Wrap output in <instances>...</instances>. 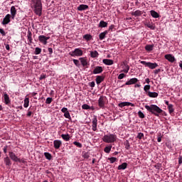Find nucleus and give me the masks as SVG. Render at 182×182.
Instances as JSON below:
<instances>
[{
	"mask_svg": "<svg viewBox=\"0 0 182 182\" xmlns=\"http://www.w3.org/2000/svg\"><path fill=\"white\" fill-rule=\"evenodd\" d=\"M4 160L6 166H11L12 163L11 162V159H9L8 156L5 157Z\"/></svg>",
	"mask_w": 182,
	"mask_h": 182,
	"instance_id": "473e14b6",
	"label": "nucleus"
},
{
	"mask_svg": "<svg viewBox=\"0 0 182 182\" xmlns=\"http://www.w3.org/2000/svg\"><path fill=\"white\" fill-rule=\"evenodd\" d=\"M130 147V143L129 142V141H126V149L127 150H129Z\"/></svg>",
	"mask_w": 182,
	"mask_h": 182,
	"instance_id": "4d7b16f0",
	"label": "nucleus"
},
{
	"mask_svg": "<svg viewBox=\"0 0 182 182\" xmlns=\"http://www.w3.org/2000/svg\"><path fill=\"white\" fill-rule=\"evenodd\" d=\"M154 48V45H146L145 46V50L147 51V52H151V50H153V49Z\"/></svg>",
	"mask_w": 182,
	"mask_h": 182,
	"instance_id": "2f4dec72",
	"label": "nucleus"
},
{
	"mask_svg": "<svg viewBox=\"0 0 182 182\" xmlns=\"http://www.w3.org/2000/svg\"><path fill=\"white\" fill-rule=\"evenodd\" d=\"M31 6L33 10L34 14L38 16H42V0H31Z\"/></svg>",
	"mask_w": 182,
	"mask_h": 182,
	"instance_id": "f257e3e1",
	"label": "nucleus"
},
{
	"mask_svg": "<svg viewBox=\"0 0 182 182\" xmlns=\"http://www.w3.org/2000/svg\"><path fill=\"white\" fill-rule=\"evenodd\" d=\"M151 87V86L150 85H144V92H146V93H149V90H150V88Z\"/></svg>",
	"mask_w": 182,
	"mask_h": 182,
	"instance_id": "37998d69",
	"label": "nucleus"
},
{
	"mask_svg": "<svg viewBox=\"0 0 182 182\" xmlns=\"http://www.w3.org/2000/svg\"><path fill=\"white\" fill-rule=\"evenodd\" d=\"M50 37H46L43 35L38 36V41L41 43H43V45H47L48 41H49Z\"/></svg>",
	"mask_w": 182,
	"mask_h": 182,
	"instance_id": "0eeeda50",
	"label": "nucleus"
},
{
	"mask_svg": "<svg viewBox=\"0 0 182 182\" xmlns=\"http://www.w3.org/2000/svg\"><path fill=\"white\" fill-rule=\"evenodd\" d=\"M107 160L111 163V164H113V163H116L117 161V158L116 157H110L108 158Z\"/></svg>",
	"mask_w": 182,
	"mask_h": 182,
	"instance_id": "ea45409f",
	"label": "nucleus"
},
{
	"mask_svg": "<svg viewBox=\"0 0 182 182\" xmlns=\"http://www.w3.org/2000/svg\"><path fill=\"white\" fill-rule=\"evenodd\" d=\"M138 116L140 119H144V117H146L141 111L138 112Z\"/></svg>",
	"mask_w": 182,
	"mask_h": 182,
	"instance_id": "49530a36",
	"label": "nucleus"
},
{
	"mask_svg": "<svg viewBox=\"0 0 182 182\" xmlns=\"http://www.w3.org/2000/svg\"><path fill=\"white\" fill-rule=\"evenodd\" d=\"M160 72H161V70H160V69L154 70V75H158V73H160Z\"/></svg>",
	"mask_w": 182,
	"mask_h": 182,
	"instance_id": "bf43d9fd",
	"label": "nucleus"
},
{
	"mask_svg": "<svg viewBox=\"0 0 182 182\" xmlns=\"http://www.w3.org/2000/svg\"><path fill=\"white\" fill-rule=\"evenodd\" d=\"M119 107H124L125 106H132V107H134V104L129 102H123L118 105Z\"/></svg>",
	"mask_w": 182,
	"mask_h": 182,
	"instance_id": "f3484780",
	"label": "nucleus"
},
{
	"mask_svg": "<svg viewBox=\"0 0 182 182\" xmlns=\"http://www.w3.org/2000/svg\"><path fill=\"white\" fill-rule=\"evenodd\" d=\"M70 56L75 58L76 56H83V50H82L80 48H75L74 50L69 53Z\"/></svg>",
	"mask_w": 182,
	"mask_h": 182,
	"instance_id": "20e7f679",
	"label": "nucleus"
},
{
	"mask_svg": "<svg viewBox=\"0 0 182 182\" xmlns=\"http://www.w3.org/2000/svg\"><path fill=\"white\" fill-rule=\"evenodd\" d=\"M62 113H64V117L65 119H68L69 120H72V117H70V113H69V111L68 110V108L63 107L61 109Z\"/></svg>",
	"mask_w": 182,
	"mask_h": 182,
	"instance_id": "1a4fd4ad",
	"label": "nucleus"
},
{
	"mask_svg": "<svg viewBox=\"0 0 182 182\" xmlns=\"http://www.w3.org/2000/svg\"><path fill=\"white\" fill-rule=\"evenodd\" d=\"M10 12L12 19H15V16H16V8H15V6L11 7Z\"/></svg>",
	"mask_w": 182,
	"mask_h": 182,
	"instance_id": "a211bd4d",
	"label": "nucleus"
},
{
	"mask_svg": "<svg viewBox=\"0 0 182 182\" xmlns=\"http://www.w3.org/2000/svg\"><path fill=\"white\" fill-rule=\"evenodd\" d=\"M83 39L89 42V41H92V36L90 34H85L83 36Z\"/></svg>",
	"mask_w": 182,
	"mask_h": 182,
	"instance_id": "72a5a7b5",
	"label": "nucleus"
},
{
	"mask_svg": "<svg viewBox=\"0 0 182 182\" xmlns=\"http://www.w3.org/2000/svg\"><path fill=\"white\" fill-rule=\"evenodd\" d=\"M139 82V80L137 78H131L129 80H128L125 85L127 86H129L130 85H136V82Z\"/></svg>",
	"mask_w": 182,
	"mask_h": 182,
	"instance_id": "dca6fc26",
	"label": "nucleus"
},
{
	"mask_svg": "<svg viewBox=\"0 0 182 182\" xmlns=\"http://www.w3.org/2000/svg\"><path fill=\"white\" fill-rule=\"evenodd\" d=\"M27 38H28L29 43H32V41H33L32 32H31V31H29V30L28 31V33H27Z\"/></svg>",
	"mask_w": 182,
	"mask_h": 182,
	"instance_id": "c756f323",
	"label": "nucleus"
},
{
	"mask_svg": "<svg viewBox=\"0 0 182 182\" xmlns=\"http://www.w3.org/2000/svg\"><path fill=\"white\" fill-rule=\"evenodd\" d=\"M74 146H76V147H78L79 149H82V145L80 144V142L78 141H74L73 142Z\"/></svg>",
	"mask_w": 182,
	"mask_h": 182,
	"instance_id": "c03bdc74",
	"label": "nucleus"
},
{
	"mask_svg": "<svg viewBox=\"0 0 182 182\" xmlns=\"http://www.w3.org/2000/svg\"><path fill=\"white\" fill-rule=\"evenodd\" d=\"M86 9H89V6L86 4H80L77 7V11H86Z\"/></svg>",
	"mask_w": 182,
	"mask_h": 182,
	"instance_id": "393cba45",
	"label": "nucleus"
},
{
	"mask_svg": "<svg viewBox=\"0 0 182 182\" xmlns=\"http://www.w3.org/2000/svg\"><path fill=\"white\" fill-rule=\"evenodd\" d=\"M103 80H105V76L97 75L96 77L95 82H96L97 85H100V83H102V82H103Z\"/></svg>",
	"mask_w": 182,
	"mask_h": 182,
	"instance_id": "4be33fe9",
	"label": "nucleus"
},
{
	"mask_svg": "<svg viewBox=\"0 0 182 182\" xmlns=\"http://www.w3.org/2000/svg\"><path fill=\"white\" fill-rule=\"evenodd\" d=\"M147 96H149V97H153V98H156L159 96V93L156 92H150L149 91L147 92Z\"/></svg>",
	"mask_w": 182,
	"mask_h": 182,
	"instance_id": "a878e982",
	"label": "nucleus"
},
{
	"mask_svg": "<svg viewBox=\"0 0 182 182\" xmlns=\"http://www.w3.org/2000/svg\"><path fill=\"white\" fill-rule=\"evenodd\" d=\"M79 60L80 61V63L83 68L87 66V58L86 57L80 58Z\"/></svg>",
	"mask_w": 182,
	"mask_h": 182,
	"instance_id": "6ab92c4d",
	"label": "nucleus"
},
{
	"mask_svg": "<svg viewBox=\"0 0 182 182\" xmlns=\"http://www.w3.org/2000/svg\"><path fill=\"white\" fill-rule=\"evenodd\" d=\"M131 15H132L133 16H141V15H143V11L140 10H136L135 11H132L131 13Z\"/></svg>",
	"mask_w": 182,
	"mask_h": 182,
	"instance_id": "b1692460",
	"label": "nucleus"
},
{
	"mask_svg": "<svg viewBox=\"0 0 182 182\" xmlns=\"http://www.w3.org/2000/svg\"><path fill=\"white\" fill-rule=\"evenodd\" d=\"M124 77H126V75L124 73H121L118 75V79L122 80Z\"/></svg>",
	"mask_w": 182,
	"mask_h": 182,
	"instance_id": "3c124183",
	"label": "nucleus"
},
{
	"mask_svg": "<svg viewBox=\"0 0 182 182\" xmlns=\"http://www.w3.org/2000/svg\"><path fill=\"white\" fill-rule=\"evenodd\" d=\"M103 72V68L102 66H97L92 71L94 75H99V73H102Z\"/></svg>",
	"mask_w": 182,
	"mask_h": 182,
	"instance_id": "2eb2a0df",
	"label": "nucleus"
},
{
	"mask_svg": "<svg viewBox=\"0 0 182 182\" xmlns=\"http://www.w3.org/2000/svg\"><path fill=\"white\" fill-rule=\"evenodd\" d=\"M140 63L141 65H144L145 68H149V69H156V68L159 67V64L156 63H150V62H146V61H140Z\"/></svg>",
	"mask_w": 182,
	"mask_h": 182,
	"instance_id": "39448f33",
	"label": "nucleus"
},
{
	"mask_svg": "<svg viewBox=\"0 0 182 182\" xmlns=\"http://www.w3.org/2000/svg\"><path fill=\"white\" fill-rule=\"evenodd\" d=\"M114 29V24H112L109 27V31H113Z\"/></svg>",
	"mask_w": 182,
	"mask_h": 182,
	"instance_id": "0e129e2a",
	"label": "nucleus"
},
{
	"mask_svg": "<svg viewBox=\"0 0 182 182\" xmlns=\"http://www.w3.org/2000/svg\"><path fill=\"white\" fill-rule=\"evenodd\" d=\"M89 86H90V87H95V82L92 81V82H90V83H89Z\"/></svg>",
	"mask_w": 182,
	"mask_h": 182,
	"instance_id": "13d9d810",
	"label": "nucleus"
},
{
	"mask_svg": "<svg viewBox=\"0 0 182 182\" xmlns=\"http://www.w3.org/2000/svg\"><path fill=\"white\" fill-rule=\"evenodd\" d=\"M82 157H84V159H89V157H90V155L89 154V153L85 152L83 155Z\"/></svg>",
	"mask_w": 182,
	"mask_h": 182,
	"instance_id": "864d4df0",
	"label": "nucleus"
},
{
	"mask_svg": "<svg viewBox=\"0 0 182 182\" xmlns=\"http://www.w3.org/2000/svg\"><path fill=\"white\" fill-rule=\"evenodd\" d=\"M4 153L6 154L8 153V146L4 147Z\"/></svg>",
	"mask_w": 182,
	"mask_h": 182,
	"instance_id": "052dcab7",
	"label": "nucleus"
},
{
	"mask_svg": "<svg viewBox=\"0 0 182 182\" xmlns=\"http://www.w3.org/2000/svg\"><path fill=\"white\" fill-rule=\"evenodd\" d=\"M112 145L105 146L104 149L105 153H107V154L110 153V151H112Z\"/></svg>",
	"mask_w": 182,
	"mask_h": 182,
	"instance_id": "e433bc0d",
	"label": "nucleus"
},
{
	"mask_svg": "<svg viewBox=\"0 0 182 182\" xmlns=\"http://www.w3.org/2000/svg\"><path fill=\"white\" fill-rule=\"evenodd\" d=\"M107 98L105 96H100L98 100V106L100 109H105V105H106Z\"/></svg>",
	"mask_w": 182,
	"mask_h": 182,
	"instance_id": "423d86ee",
	"label": "nucleus"
},
{
	"mask_svg": "<svg viewBox=\"0 0 182 182\" xmlns=\"http://www.w3.org/2000/svg\"><path fill=\"white\" fill-rule=\"evenodd\" d=\"M91 58H97L99 56V53L97 50L91 51L90 52Z\"/></svg>",
	"mask_w": 182,
	"mask_h": 182,
	"instance_id": "4c0bfd02",
	"label": "nucleus"
},
{
	"mask_svg": "<svg viewBox=\"0 0 182 182\" xmlns=\"http://www.w3.org/2000/svg\"><path fill=\"white\" fill-rule=\"evenodd\" d=\"M107 22L105 21H101L99 23V28H107Z\"/></svg>",
	"mask_w": 182,
	"mask_h": 182,
	"instance_id": "c9c22d12",
	"label": "nucleus"
},
{
	"mask_svg": "<svg viewBox=\"0 0 182 182\" xmlns=\"http://www.w3.org/2000/svg\"><path fill=\"white\" fill-rule=\"evenodd\" d=\"M4 99L5 105H6L7 106L11 105V99L9 98V95H8V94L5 93L4 95Z\"/></svg>",
	"mask_w": 182,
	"mask_h": 182,
	"instance_id": "412c9836",
	"label": "nucleus"
},
{
	"mask_svg": "<svg viewBox=\"0 0 182 182\" xmlns=\"http://www.w3.org/2000/svg\"><path fill=\"white\" fill-rule=\"evenodd\" d=\"M23 106H24V107H28V106H29V99L28 98V97H26L25 99H24V104H23Z\"/></svg>",
	"mask_w": 182,
	"mask_h": 182,
	"instance_id": "a19ab883",
	"label": "nucleus"
},
{
	"mask_svg": "<svg viewBox=\"0 0 182 182\" xmlns=\"http://www.w3.org/2000/svg\"><path fill=\"white\" fill-rule=\"evenodd\" d=\"M157 141L158 143H160L161 141V136H158Z\"/></svg>",
	"mask_w": 182,
	"mask_h": 182,
	"instance_id": "338daca9",
	"label": "nucleus"
},
{
	"mask_svg": "<svg viewBox=\"0 0 182 182\" xmlns=\"http://www.w3.org/2000/svg\"><path fill=\"white\" fill-rule=\"evenodd\" d=\"M134 87H135V88H136V87H141V85H140V84H136V83H135Z\"/></svg>",
	"mask_w": 182,
	"mask_h": 182,
	"instance_id": "774afa93",
	"label": "nucleus"
},
{
	"mask_svg": "<svg viewBox=\"0 0 182 182\" xmlns=\"http://www.w3.org/2000/svg\"><path fill=\"white\" fill-rule=\"evenodd\" d=\"M178 164L179 166H181V164H182V156H179L178 157Z\"/></svg>",
	"mask_w": 182,
	"mask_h": 182,
	"instance_id": "e2e57ef3",
	"label": "nucleus"
},
{
	"mask_svg": "<svg viewBox=\"0 0 182 182\" xmlns=\"http://www.w3.org/2000/svg\"><path fill=\"white\" fill-rule=\"evenodd\" d=\"M109 33V31H105L104 32L100 33L99 38H100V41H103V39H105V38H106V35Z\"/></svg>",
	"mask_w": 182,
	"mask_h": 182,
	"instance_id": "bb28decb",
	"label": "nucleus"
},
{
	"mask_svg": "<svg viewBox=\"0 0 182 182\" xmlns=\"http://www.w3.org/2000/svg\"><path fill=\"white\" fill-rule=\"evenodd\" d=\"M42 52V49L39 47H36L35 48V51H34V53L35 55H40V53Z\"/></svg>",
	"mask_w": 182,
	"mask_h": 182,
	"instance_id": "79ce46f5",
	"label": "nucleus"
},
{
	"mask_svg": "<svg viewBox=\"0 0 182 182\" xmlns=\"http://www.w3.org/2000/svg\"><path fill=\"white\" fill-rule=\"evenodd\" d=\"M44 156L47 160H52V154L48 152H45Z\"/></svg>",
	"mask_w": 182,
	"mask_h": 182,
	"instance_id": "58836bf2",
	"label": "nucleus"
},
{
	"mask_svg": "<svg viewBox=\"0 0 182 182\" xmlns=\"http://www.w3.org/2000/svg\"><path fill=\"white\" fill-rule=\"evenodd\" d=\"M61 137L63 140H65V141H69L70 140V135H69L68 134H63L61 135Z\"/></svg>",
	"mask_w": 182,
	"mask_h": 182,
	"instance_id": "cd10ccee",
	"label": "nucleus"
},
{
	"mask_svg": "<svg viewBox=\"0 0 182 182\" xmlns=\"http://www.w3.org/2000/svg\"><path fill=\"white\" fill-rule=\"evenodd\" d=\"M123 64L125 66V69L122 70V72H124V73H129V70H130V66H129V65L126 64L124 62Z\"/></svg>",
	"mask_w": 182,
	"mask_h": 182,
	"instance_id": "f704fd0d",
	"label": "nucleus"
},
{
	"mask_svg": "<svg viewBox=\"0 0 182 182\" xmlns=\"http://www.w3.org/2000/svg\"><path fill=\"white\" fill-rule=\"evenodd\" d=\"M165 59L168 60V62H171V63H174L176 62V58L171 54H166L164 55Z\"/></svg>",
	"mask_w": 182,
	"mask_h": 182,
	"instance_id": "9b49d317",
	"label": "nucleus"
},
{
	"mask_svg": "<svg viewBox=\"0 0 182 182\" xmlns=\"http://www.w3.org/2000/svg\"><path fill=\"white\" fill-rule=\"evenodd\" d=\"M61 146H62V141L58 140V139L53 141V147L54 149H55V150H59Z\"/></svg>",
	"mask_w": 182,
	"mask_h": 182,
	"instance_id": "f8f14e48",
	"label": "nucleus"
},
{
	"mask_svg": "<svg viewBox=\"0 0 182 182\" xmlns=\"http://www.w3.org/2000/svg\"><path fill=\"white\" fill-rule=\"evenodd\" d=\"M150 14H151V16H152V18H159L160 17V15L159 14V13H157L154 10H151L150 11Z\"/></svg>",
	"mask_w": 182,
	"mask_h": 182,
	"instance_id": "c85d7f7f",
	"label": "nucleus"
},
{
	"mask_svg": "<svg viewBox=\"0 0 182 182\" xmlns=\"http://www.w3.org/2000/svg\"><path fill=\"white\" fill-rule=\"evenodd\" d=\"M9 155L10 159L13 161H15L16 163L18 162V160H19L18 158V156H16V154H15V153H14V151H9Z\"/></svg>",
	"mask_w": 182,
	"mask_h": 182,
	"instance_id": "4468645a",
	"label": "nucleus"
},
{
	"mask_svg": "<svg viewBox=\"0 0 182 182\" xmlns=\"http://www.w3.org/2000/svg\"><path fill=\"white\" fill-rule=\"evenodd\" d=\"M52 97H48L46 100V105H50V103H52Z\"/></svg>",
	"mask_w": 182,
	"mask_h": 182,
	"instance_id": "8fccbe9b",
	"label": "nucleus"
},
{
	"mask_svg": "<svg viewBox=\"0 0 182 182\" xmlns=\"http://www.w3.org/2000/svg\"><path fill=\"white\" fill-rule=\"evenodd\" d=\"M73 61L74 63V65H75V66H77V68H79V66H80V63H79V60L73 59Z\"/></svg>",
	"mask_w": 182,
	"mask_h": 182,
	"instance_id": "de8ad7c7",
	"label": "nucleus"
},
{
	"mask_svg": "<svg viewBox=\"0 0 182 182\" xmlns=\"http://www.w3.org/2000/svg\"><path fill=\"white\" fill-rule=\"evenodd\" d=\"M144 107L148 112H149V113H151L157 117H159L161 113H163V109L159 108V106L156 105H145Z\"/></svg>",
	"mask_w": 182,
	"mask_h": 182,
	"instance_id": "f03ea898",
	"label": "nucleus"
},
{
	"mask_svg": "<svg viewBox=\"0 0 182 182\" xmlns=\"http://www.w3.org/2000/svg\"><path fill=\"white\" fill-rule=\"evenodd\" d=\"M92 130L93 132L97 131V117L96 116H94V118L92 121Z\"/></svg>",
	"mask_w": 182,
	"mask_h": 182,
	"instance_id": "6e6552de",
	"label": "nucleus"
},
{
	"mask_svg": "<svg viewBox=\"0 0 182 182\" xmlns=\"http://www.w3.org/2000/svg\"><path fill=\"white\" fill-rule=\"evenodd\" d=\"M127 168V163H122L121 165L118 166V170H126Z\"/></svg>",
	"mask_w": 182,
	"mask_h": 182,
	"instance_id": "7c9ffc66",
	"label": "nucleus"
},
{
	"mask_svg": "<svg viewBox=\"0 0 182 182\" xmlns=\"http://www.w3.org/2000/svg\"><path fill=\"white\" fill-rule=\"evenodd\" d=\"M32 114H33V112H32V111L28 109V112H27V117H31V116H32Z\"/></svg>",
	"mask_w": 182,
	"mask_h": 182,
	"instance_id": "6e6d98bb",
	"label": "nucleus"
},
{
	"mask_svg": "<svg viewBox=\"0 0 182 182\" xmlns=\"http://www.w3.org/2000/svg\"><path fill=\"white\" fill-rule=\"evenodd\" d=\"M137 139H139V140H141L143 139V137H144V134L139 132L137 135Z\"/></svg>",
	"mask_w": 182,
	"mask_h": 182,
	"instance_id": "09e8293b",
	"label": "nucleus"
},
{
	"mask_svg": "<svg viewBox=\"0 0 182 182\" xmlns=\"http://www.w3.org/2000/svg\"><path fill=\"white\" fill-rule=\"evenodd\" d=\"M43 79H46V75L41 74L40 77H39V80H43Z\"/></svg>",
	"mask_w": 182,
	"mask_h": 182,
	"instance_id": "5fc2aeb1",
	"label": "nucleus"
},
{
	"mask_svg": "<svg viewBox=\"0 0 182 182\" xmlns=\"http://www.w3.org/2000/svg\"><path fill=\"white\" fill-rule=\"evenodd\" d=\"M82 109H83L84 110H89L90 109H91V107L88 105L84 104L82 105Z\"/></svg>",
	"mask_w": 182,
	"mask_h": 182,
	"instance_id": "a18cd8bd",
	"label": "nucleus"
},
{
	"mask_svg": "<svg viewBox=\"0 0 182 182\" xmlns=\"http://www.w3.org/2000/svg\"><path fill=\"white\" fill-rule=\"evenodd\" d=\"M48 50L49 52V55H52V53H53V49L52 48H48Z\"/></svg>",
	"mask_w": 182,
	"mask_h": 182,
	"instance_id": "680f3d73",
	"label": "nucleus"
},
{
	"mask_svg": "<svg viewBox=\"0 0 182 182\" xmlns=\"http://www.w3.org/2000/svg\"><path fill=\"white\" fill-rule=\"evenodd\" d=\"M117 139V136L113 134H107L102 137V141L105 143H114V141H116Z\"/></svg>",
	"mask_w": 182,
	"mask_h": 182,
	"instance_id": "7ed1b4c3",
	"label": "nucleus"
},
{
	"mask_svg": "<svg viewBox=\"0 0 182 182\" xmlns=\"http://www.w3.org/2000/svg\"><path fill=\"white\" fill-rule=\"evenodd\" d=\"M102 63H104V65H107V66H110V65H113V63H114V61H113V60H110V59H104L102 60Z\"/></svg>",
	"mask_w": 182,
	"mask_h": 182,
	"instance_id": "5701e85b",
	"label": "nucleus"
},
{
	"mask_svg": "<svg viewBox=\"0 0 182 182\" xmlns=\"http://www.w3.org/2000/svg\"><path fill=\"white\" fill-rule=\"evenodd\" d=\"M17 162H18V163H25V160H23V159H19L18 158V160H17Z\"/></svg>",
	"mask_w": 182,
	"mask_h": 182,
	"instance_id": "69168bd1",
	"label": "nucleus"
},
{
	"mask_svg": "<svg viewBox=\"0 0 182 182\" xmlns=\"http://www.w3.org/2000/svg\"><path fill=\"white\" fill-rule=\"evenodd\" d=\"M0 33L1 35H2V36H6V33H5V31L4 30V28H0Z\"/></svg>",
	"mask_w": 182,
	"mask_h": 182,
	"instance_id": "603ef678",
	"label": "nucleus"
},
{
	"mask_svg": "<svg viewBox=\"0 0 182 182\" xmlns=\"http://www.w3.org/2000/svg\"><path fill=\"white\" fill-rule=\"evenodd\" d=\"M165 105L168 106V110L169 114H173V113H174V105H173L172 104H170L167 100H165Z\"/></svg>",
	"mask_w": 182,
	"mask_h": 182,
	"instance_id": "9d476101",
	"label": "nucleus"
},
{
	"mask_svg": "<svg viewBox=\"0 0 182 182\" xmlns=\"http://www.w3.org/2000/svg\"><path fill=\"white\" fill-rule=\"evenodd\" d=\"M11 14H6L1 22L2 25H8L11 22Z\"/></svg>",
	"mask_w": 182,
	"mask_h": 182,
	"instance_id": "ddd939ff",
	"label": "nucleus"
},
{
	"mask_svg": "<svg viewBox=\"0 0 182 182\" xmlns=\"http://www.w3.org/2000/svg\"><path fill=\"white\" fill-rule=\"evenodd\" d=\"M145 26H147V28H149V29H151L152 31H154L156 29V25L153 23V22H146L144 23Z\"/></svg>",
	"mask_w": 182,
	"mask_h": 182,
	"instance_id": "aec40b11",
	"label": "nucleus"
}]
</instances>
